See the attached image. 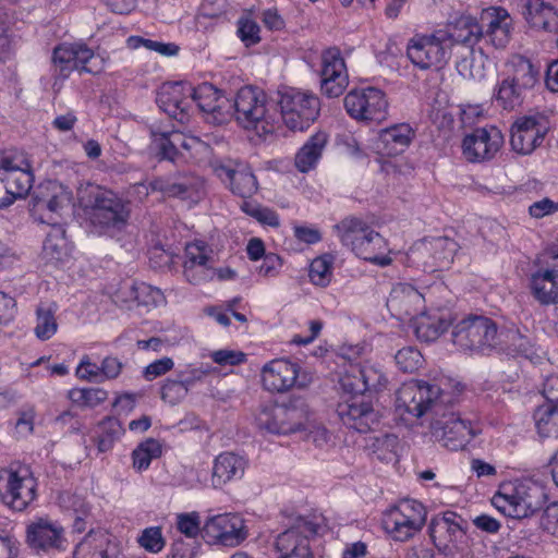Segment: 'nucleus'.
<instances>
[{
	"label": "nucleus",
	"mask_w": 558,
	"mask_h": 558,
	"mask_svg": "<svg viewBox=\"0 0 558 558\" xmlns=\"http://www.w3.org/2000/svg\"><path fill=\"white\" fill-rule=\"evenodd\" d=\"M137 542L141 547L150 553H158L165 546L161 529L158 526H150L143 530Z\"/></svg>",
	"instance_id": "61"
},
{
	"label": "nucleus",
	"mask_w": 558,
	"mask_h": 558,
	"mask_svg": "<svg viewBox=\"0 0 558 558\" xmlns=\"http://www.w3.org/2000/svg\"><path fill=\"white\" fill-rule=\"evenodd\" d=\"M328 136L325 132H317L300 148L295 155L294 163L300 172H308L314 169L327 144Z\"/></svg>",
	"instance_id": "41"
},
{
	"label": "nucleus",
	"mask_w": 558,
	"mask_h": 558,
	"mask_svg": "<svg viewBox=\"0 0 558 558\" xmlns=\"http://www.w3.org/2000/svg\"><path fill=\"white\" fill-rule=\"evenodd\" d=\"M547 133V126L541 117H522L511 128L510 145L521 155L531 154L541 146Z\"/></svg>",
	"instance_id": "25"
},
{
	"label": "nucleus",
	"mask_w": 558,
	"mask_h": 558,
	"mask_svg": "<svg viewBox=\"0 0 558 558\" xmlns=\"http://www.w3.org/2000/svg\"><path fill=\"white\" fill-rule=\"evenodd\" d=\"M202 535L209 544L235 547L247 536L243 519L235 513H222L208 518Z\"/></svg>",
	"instance_id": "14"
},
{
	"label": "nucleus",
	"mask_w": 558,
	"mask_h": 558,
	"mask_svg": "<svg viewBox=\"0 0 558 558\" xmlns=\"http://www.w3.org/2000/svg\"><path fill=\"white\" fill-rule=\"evenodd\" d=\"M426 514L420 501L404 499L384 514L383 525L393 539L404 542L422 530Z\"/></svg>",
	"instance_id": "9"
},
{
	"label": "nucleus",
	"mask_w": 558,
	"mask_h": 558,
	"mask_svg": "<svg viewBox=\"0 0 558 558\" xmlns=\"http://www.w3.org/2000/svg\"><path fill=\"white\" fill-rule=\"evenodd\" d=\"M193 86L184 82L165 83L160 86L156 102L170 118L185 123L192 109Z\"/></svg>",
	"instance_id": "18"
},
{
	"label": "nucleus",
	"mask_w": 558,
	"mask_h": 558,
	"mask_svg": "<svg viewBox=\"0 0 558 558\" xmlns=\"http://www.w3.org/2000/svg\"><path fill=\"white\" fill-rule=\"evenodd\" d=\"M451 57L447 43V31L436 29L430 34H415L408 40L407 58L417 69L439 70Z\"/></svg>",
	"instance_id": "7"
},
{
	"label": "nucleus",
	"mask_w": 558,
	"mask_h": 558,
	"mask_svg": "<svg viewBox=\"0 0 558 558\" xmlns=\"http://www.w3.org/2000/svg\"><path fill=\"white\" fill-rule=\"evenodd\" d=\"M246 461L233 453H220L214 462L211 483L214 487H221L230 481L241 478L244 474Z\"/></svg>",
	"instance_id": "36"
},
{
	"label": "nucleus",
	"mask_w": 558,
	"mask_h": 558,
	"mask_svg": "<svg viewBox=\"0 0 558 558\" xmlns=\"http://www.w3.org/2000/svg\"><path fill=\"white\" fill-rule=\"evenodd\" d=\"M26 541L29 547L37 551L65 549L63 527L47 519H39L27 526Z\"/></svg>",
	"instance_id": "28"
},
{
	"label": "nucleus",
	"mask_w": 558,
	"mask_h": 558,
	"mask_svg": "<svg viewBox=\"0 0 558 558\" xmlns=\"http://www.w3.org/2000/svg\"><path fill=\"white\" fill-rule=\"evenodd\" d=\"M128 44L132 48L145 47L148 50L156 51L162 56H175L179 52V46L172 43H161L157 40L146 39L140 36H132L128 39Z\"/></svg>",
	"instance_id": "58"
},
{
	"label": "nucleus",
	"mask_w": 558,
	"mask_h": 558,
	"mask_svg": "<svg viewBox=\"0 0 558 558\" xmlns=\"http://www.w3.org/2000/svg\"><path fill=\"white\" fill-rule=\"evenodd\" d=\"M451 325L449 312L421 313L415 318L414 331L417 339L430 342L435 341Z\"/></svg>",
	"instance_id": "38"
},
{
	"label": "nucleus",
	"mask_w": 558,
	"mask_h": 558,
	"mask_svg": "<svg viewBox=\"0 0 558 558\" xmlns=\"http://www.w3.org/2000/svg\"><path fill=\"white\" fill-rule=\"evenodd\" d=\"M201 521L197 512L181 513L177 519L178 530L189 538L195 537L201 532Z\"/></svg>",
	"instance_id": "63"
},
{
	"label": "nucleus",
	"mask_w": 558,
	"mask_h": 558,
	"mask_svg": "<svg viewBox=\"0 0 558 558\" xmlns=\"http://www.w3.org/2000/svg\"><path fill=\"white\" fill-rule=\"evenodd\" d=\"M457 248V243L448 238L438 236L416 242L409 253V257L421 263L425 270H435L448 266Z\"/></svg>",
	"instance_id": "17"
},
{
	"label": "nucleus",
	"mask_w": 558,
	"mask_h": 558,
	"mask_svg": "<svg viewBox=\"0 0 558 558\" xmlns=\"http://www.w3.org/2000/svg\"><path fill=\"white\" fill-rule=\"evenodd\" d=\"M56 305L40 304L36 310L35 335L40 340L50 339L58 329L56 319Z\"/></svg>",
	"instance_id": "52"
},
{
	"label": "nucleus",
	"mask_w": 558,
	"mask_h": 558,
	"mask_svg": "<svg viewBox=\"0 0 558 558\" xmlns=\"http://www.w3.org/2000/svg\"><path fill=\"white\" fill-rule=\"evenodd\" d=\"M414 130L408 123H399L379 132L376 149L384 156H397L403 153L414 138Z\"/></svg>",
	"instance_id": "31"
},
{
	"label": "nucleus",
	"mask_w": 558,
	"mask_h": 558,
	"mask_svg": "<svg viewBox=\"0 0 558 558\" xmlns=\"http://www.w3.org/2000/svg\"><path fill=\"white\" fill-rule=\"evenodd\" d=\"M534 266L529 277L531 295L544 306L558 304V246L538 255Z\"/></svg>",
	"instance_id": "8"
},
{
	"label": "nucleus",
	"mask_w": 558,
	"mask_h": 558,
	"mask_svg": "<svg viewBox=\"0 0 558 558\" xmlns=\"http://www.w3.org/2000/svg\"><path fill=\"white\" fill-rule=\"evenodd\" d=\"M277 105L286 126L295 132L307 129L319 116V98L308 90L282 87L277 93Z\"/></svg>",
	"instance_id": "6"
},
{
	"label": "nucleus",
	"mask_w": 558,
	"mask_h": 558,
	"mask_svg": "<svg viewBox=\"0 0 558 558\" xmlns=\"http://www.w3.org/2000/svg\"><path fill=\"white\" fill-rule=\"evenodd\" d=\"M262 383L266 390L284 392L293 386L305 387L306 381L300 377V366L286 359H276L262 368Z\"/></svg>",
	"instance_id": "24"
},
{
	"label": "nucleus",
	"mask_w": 558,
	"mask_h": 558,
	"mask_svg": "<svg viewBox=\"0 0 558 558\" xmlns=\"http://www.w3.org/2000/svg\"><path fill=\"white\" fill-rule=\"evenodd\" d=\"M547 501L546 488L535 481L502 485L494 496V505L506 515L523 519L543 509Z\"/></svg>",
	"instance_id": "3"
},
{
	"label": "nucleus",
	"mask_w": 558,
	"mask_h": 558,
	"mask_svg": "<svg viewBox=\"0 0 558 558\" xmlns=\"http://www.w3.org/2000/svg\"><path fill=\"white\" fill-rule=\"evenodd\" d=\"M310 280L318 287H327L332 278V258L329 255H323L313 259L308 271Z\"/></svg>",
	"instance_id": "55"
},
{
	"label": "nucleus",
	"mask_w": 558,
	"mask_h": 558,
	"mask_svg": "<svg viewBox=\"0 0 558 558\" xmlns=\"http://www.w3.org/2000/svg\"><path fill=\"white\" fill-rule=\"evenodd\" d=\"M259 32V25L251 17L242 16L239 19L236 34L246 47L254 46L260 41Z\"/></svg>",
	"instance_id": "59"
},
{
	"label": "nucleus",
	"mask_w": 558,
	"mask_h": 558,
	"mask_svg": "<svg viewBox=\"0 0 558 558\" xmlns=\"http://www.w3.org/2000/svg\"><path fill=\"white\" fill-rule=\"evenodd\" d=\"M388 303L400 315L416 317L423 307L424 296L411 284L400 283L392 289Z\"/></svg>",
	"instance_id": "39"
},
{
	"label": "nucleus",
	"mask_w": 558,
	"mask_h": 558,
	"mask_svg": "<svg viewBox=\"0 0 558 558\" xmlns=\"http://www.w3.org/2000/svg\"><path fill=\"white\" fill-rule=\"evenodd\" d=\"M77 197L89 210V221L99 233L121 231L126 226L131 214L130 203L114 192L88 183L78 189Z\"/></svg>",
	"instance_id": "1"
},
{
	"label": "nucleus",
	"mask_w": 558,
	"mask_h": 558,
	"mask_svg": "<svg viewBox=\"0 0 558 558\" xmlns=\"http://www.w3.org/2000/svg\"><path fill=\"white\" fill-rule=\"evenodd\" d=\"M506 78L527 92L536 84L538 71L529 59L517 56L509 62V74Z\"/></svg>",
	"instance_id": "45"
},
{
	"label": "nucleus",
	"mask_w": 558,
	"mask_h": 558,
	"mask_svg": "<svg viewBox=\"0 0 558 558\" xmlns=\"http://www.w3.org/2000/svg\"><path fill=\"white\" fill-rule=\"evenodd\" d=\"M34 210L59 214L72 203V193L58 181L49 180L38 186L33 194Z\"/></svg>",
	"instance_id": "29"
},
{
	"label": "nucleus",
	"mask_w": 558,
	"mask_h": 558,
	"mask_svg": "<svg viewBox=\"0 0 558 558\" xmlns=\"http://www.w3.org/2000/svg\"><path fill=\"white\" fill-rule=\"evenodd\" d=\"M189 392V388L185 386L183 380L180 378L179 380L168 379L161 387V399L171 404L175 405L180 401H182Z\"/></svg>",
	"instance_id": "60"
},
{
	"label": "nucleus",
	"mask_w": 558,
	"mask_h": 558,
	"mask_svg": "<svg viewBox=\"0 0 558 558\" xmlns=\"http://www.w3.org/2000/svg\"><path fill=\"white\" fill-rule=\"evenodd\" d=\"M161 456V445L154 438H148L141 442L133 451V466L137 471L148 469L153 459Z\"/></svg>",
	"instance_id": "53"
},
{
	"label": "nucleus",
	"mask_w": 558,
	"mask_h": 558,
	"mask_svg": "<svg viewBox=\"0 0 558 558\" xmlns=\"http://www.w3.org/2000/svg\"><path fill=\"white\" fill-rule=\"evenodd\" d=\"M388 378L381 367L375 364L351 366L341 378V386L344 391L351 395L365 392H379L386 388Z\"/></svg>",
	"instance_id": "22"
},
{
	"label": "nucleus",
	"mask_w": 558,
	"mask_h": 558,
	"mask_svg": "<svg viewBox=\"0 0 558 558\" xmlns=\"http://www.w3.org/2000/svg\"><path fill=\"white\" fill-rule=\"evenodd\" d=\"M337 414L344 426L367 433L379 424V412L366 396L352 395L337 407Z\"/></svg>",
	"instance_id": "15"
},
{
	"label": "nucleus",
	"mask_w": 558,
	"mask_h": 558,
	"mask_svg": "<svg viewBox=\"0 0 558 558\" xmlns=\"http://www.w3.org/2000/svg\"><path fill=\"white\" fill-rule=\"evenodd\" d=\"M70 254V245L62 226L53 223L43 245V258L50 264L63 262Z\"/></svg>",
	"instance_id": "42"
},
{
	"label": "nucleus",
	"mask_w": 558,
	"mask_h": 558,
	"mask_svg": "<svg viewBox=\"0 0 558 558\" xmlns=\"http://www.w3.org/2000/svg\"><path fill=\"white\" fill-rule=\"evenodd\" d=\"M37 481L27 468L0 471V494L3 502L16 511L26 509L36 498Z\"/></svg>",
	"instance_id": "11"
},
{
	"label": "nucleus",
	"mask_w": 558,
	"mask_h": 558,
	"mask_svg": "<svg viewBox=\"0 0 558 558\" xmlns=\"http://www.w3.org/2000/svg\"><path fill=\"white\" fill-rule=\"evenodd\" d=\"M232 108L235 120L242 128L255 130L259 136L275 132L276 117L269 112L267 95L258 87L240 88Z\"/></svg>",
	"instance_id": "4"
},
{
	"label": "nucleus",
	"mask_w": 558,
	"mask_h": 558,
	"mask_svg": "<svg viewBox=\"0 0 558 558\" xmlns=\"http://www.w3.org/2000/svg\"><path fill=\"white\" fill-rule=\"evenodd\" d=\"M367 448L378 460L391 462L396 460L398 456L399 438L395 434H383L369 437Z\"/></svg>",
	"instance_id": "48"
},
{
	"label": "nucleus",
	"mask_w": 558,
	"mask_h": 558,
	"mask_svg": "<svg viewBox=\"0 0 558 558\" xmlns=\"http://www.w3.org/2000/svg\"><path fill=\"white\" fill-rule=\"evenodd\" d=\"M458 401L452 391L442 390L437 385L425 381L411 380L401 386L397 392L396 409L402 415L418 418L426 413L432 417L441 414L447 405Z\"/></svg>",
	"instance_id": "2"
},
{
	"label": "nucleus",
	"mask_w": 558,
	"mask_h": 558,
	"mask_svg": "<svg viewBox=\"0 0 558 558\" xmlns=\"http://www.w3.org/2000/svg\"><path fill=\"white\" fill-rule=\"evenodd\" d=\"M118 548L104 531H89L73 553L74 558H116Z\"/></svg>",
	"instance_id": "34"
},
{
	"label": "nucleus",
	"mask_w": 558,
	"mask_h": 558,
	"mask_svg": "<svg viewBox=\"0 0 558 558\" xmlns=\"http://www.w3.org/2000/svg\"><path fill=\"white\" fill-rule=\"evenodd\" d=\"M0 174L9 194L13 197V202L28 194L32 187L33 174L31 163L23 155L2 156L0 158Z\"/></svg>",
	"instance_id": "23"
},
{
	"label": "nucleus",
	"mask_w": 558,
	"mask_h": 558,
	"mask_svg": "<svg viewBox=\"0 0 558 558\" xmlns=\"http://www.w3.org/2000/svg\"><path fill=\"white\" fill-rule=\"evenodd\" d=\"M129 292L137 305L146 307L157 306L165 300L162 292L145 282H123L121 292Z\"/></svg>",
	"instance_id": "47"
},
{
	"label": "nucleus",
	"mask_w": 558,
	"mask_h": 558,
	"mask_svg": "<svg viewBox=\"0 0 558 558\" xmlns=\"http://www.w3.org/2000/svg\"><path fill=\"white\" fill-rule=\"evenodd\" d=\"M447 31V43L452 50L454 44L475 45L483 36V26L471 15H462Z\"/></svg>",
	"instance_id": "37"
},
{
	"label": "nucleus",
	"mask_w": 558,
	"mask_h": 558,
	"mask_svg": "<svg viewBox=\"0 0 558 558\" xmlns=\"http://www.w3.org/2000/svg\"><path fill=\"white\" fill-rule=\"evenodd\" d=\"M58 501L63 509L71 510L74 514H88L89 512V507L81 495L63 492L59 495Z\"/></svg>",
	"instance_id": "62"
},
{
	"label": "nucleus",
	"mask_w": 558,
	"mask_h": 558,
	"mask_svg": "<svg viewBox=\"0 0 558 558\" xmlns=\"http://www.w3.org/2000/svg\"><path fill=\"white\" fill-rule=\"evenodd\" d=\"M279 410H281L280 404L262 407L256 416L258 428L271 434H283V418L277 417Z\"/></svg>",
	"instance_id": "54"
},
{
	"label": "nucleus",
	"mask_w": 558,
	"mask_h": 558,
	"mask_svg": "<svg viewBox=\"0 0 558 558\" xmlns=\"http://www.w3.org/2000/svg\"><path fill=\"white\" fill-rule=\"evenodd\" d=\"M335 229L342 244L352 248L372 228L359 218L349 217L336 225Z\"/></svg>",
	"instance_id": "50"
},
{
	"label": "nucleus",
	"mask_w": 558,
	"mask_h": 558,
	"mask_svg": "<svg viewBox=\"0 0 558 558\" xmlns=\"http://www.w3.org/2000/svg\"><path fill=\"white\" fill-rule=\"evenodd\" d=\"M305 532L315 534V525L303 522L280 533L275 541V549L279 554L278 558H314Z\"/></svg>",
	"instance_id": "27"
},
{
	"label": "nucleus",
	"mask_w": 558,
	"mask_h": 558,
	"mask_svg": "<svg viewBox=\"0 0 558 558\" xmlns=\"http://www.w3.org/2000/svg\"><path fill=\"white\" fill-rule=\"evenodd\" d=\"M99 434L96 438L99 452H107L112 449L114 442L123 435L124 429L116 417H106L99 425Z\"/></svg>",
	"instance_id": "51"
},
{
	"label": "nucleus",
	"mask_w": 558,
	"mask_h": 558,
	"mask_svg": "<svg viewBox=\"0 0 558 558\" xmlns=\"http://www.w3.org/2000/svg\"><path fill=\"white\" fill-rule=\"evenodd\" d=\"M349 84L345 62L337 47L322 53L320 90L329 98L343 94Z\"/></svg>",
	"instance_id": "20"
},
{
	"label": "nucleus",
	"mask_w": 558,
	"mask_h": 558,
	"mask_svg": "<svg viewBox=\"0 0 558 558\" xmlns=\"http://www.w3.org/2000/svg\"><path fill=\"white\" fill-rule=\"evenodd\" d=\"M451 337L462 351L488 354L497 349L498 327L489 317L469 315L453 326Z\"/></svg>",
	"instance_id": "5"
},
{
	"label": "nucleus",
	"mask_w": 558,
	"mask_h": 558,
	"mask_svg": "<svg viewBox=\"0 0 558 558\" xmlns=\"http://www.w3.org/2000/svg\"><path fill=\"white\" fill-rule=\"evenodd\" d=\"M198 546L195 541L175 539L170 548L168 558H195Z\"/></svg>",
	"instance_id": "64"
},
{
	"label": "nucleus",
	"mask_w": 558,
	"mask_h": 558,
	"mask_svg": "<svg viewBox=\"0 0 558 558\" xmlns=\"http://www.w3.org/2000/svg\"><path fill=\"white\" fill-rule=\"evenodd\" d=\"M197 189V179L184 172H173L154 178L147 190L158 192L165 197L186 198Z\"/></svg>",
	"instance_id": "30"
},
{
	"label": "nucleus",
	"mask_w": 558,
	"mask_h": 558,
	"mask_svg": "<svg viewBox=\"0 0 558 558\" xmlns=\"http://www.w3.org/2000/svg\"><path fill=\"white\" fill-rule=\"evenodd\" d=\"M107 397V391L100 388H82L70 391V398L74 403L88 408L97 407L102 403Z\"/></svg>",
	"instance_id": "56"
},
{
	"label": "nucleus",
	"mask_w": 558,
	"mask_h": 558,
	"mask_svg": "<svg viewBox=\"0 0 558 558\" xmlns=\"http://www.w3.org/2000/svg\"><path fill=\"white\" fill-rule=\"evenodd\" d=\"M469 523L460 514L446 511L430 520L429 535L439 549H461L466 544Z\"/></svg>",
	"instance_id": "13"
},
{
	"label": "nucleus",
	"mask_w": 558,
	"mask_h": 558,
	"mask_svg": "<svg viewBox=\"0 0 558 558\" xmlns=\"http://www.w3.org/2000/svg\"><path fill=\"white\" fill-rule=\"evenodd\" d=\"M524 17L534 28L553 32L558 24L555 9L543 0H527L524 4Z\"/></svg>",
	"instance_id": "40"
},
{
	"label": "nucleus",
	"mask_w": 558,
	"mask_h": 558,
	"mask_svg": "<svg viewBox=\"0 0 558 558\" xmlns=\"http://www.w3.org/2000/svg\"><path fill=\"white\" fill-rule=\"evenodd\" d=\"M535 428L542 438H558V404L544 403L533 413Z\"/></svg>",
	"instance_id": "46"
},
{
	"label": "nucleus",
	"mask_w": 558,
	"mask_h": 558,
	"mask_svg": "<svg viewBox=\"0 0 558 558\" xmlns=\"http://www.w3.org/2000/svg\"><path fill=\"white\" fill-rule=\"evenodd\" d=\"M453 404L432 417L430 433L436 441L451 451L463 449L474 436L471 422L452 411Z\"/></svg>",
	"instance_id": "10"
},
{
	"label": "nucleus",
	"mask_w": 558,
	"mask_h": 558,
	"mask_svg": "<svg viewBox=\"0 0 558 558\" xmlns=\"http://www.w3.org/2000/svg\"><path fill=\"white\" fill-rule=\"evenodd\" d=\"M356 256L379 266H387L391 258L386 254L388 251L386 240L375 230L371 229L351 248Z\"/></svg>",
	"instance_id": "35"
},
{
	"label": "nucleus",
	"mask_w": 558,
	"mask_h": 558,
	"mask_svg": "<svg viewBox=\"0 0 558 558\" xmlns=\"http://www.w3.org/2000/svg\"><path fill=\"white\" fill-rule=\"evenodd\" d=\"M497 349L525 357L533 354L531 339L514 327L498 330Z\"/></svg>",
	"instance_id": "43"
},
{
	"label": "nucleus",
	"mask_w": 558,
	"mask_h": 558,
	"mask_svg": "<svg viewBox=\"0 0 558 558\" xmlns=\"http://www.w3.org/2000/svg\"><path fill=\"white\" fill-rule=\"evenodd\" d=\"M525 94L526 90L505 77L496 88L495 100L499 107L511 111L522 105Z\"/></svg>",
	"instance_id": "49"
},
{
	"label": "nucleus",
	"mask_w": 558,
	"mask_h": 558,
	"mask_svg": "<svg viewBox=\"0 0 558 558\" xmlns=\"http://www.w3.org/2000/svg\"><path fill=\"white\" fill-rule=\"evenodd\" d=\"M214 171L234 195L242 198L251 197L258 190L256 177L248 165L243 161H222L215 165Z\"/></svg>",
	"instance_id": "21"
},
{
	"label": "nucleus",
	"mask_w": 558,
	"mask_h": 558,
	"mask_svg": "<svg viewBox=\"0 0 558 558\" xmlns=\"http://www.w3.org/2000/svg\"><path fill=\"white\" fill-rule=\"evenodd\" d=\"M204 245L189 244L185 248L184 276L192 284H201L211 280L215 269L209 264Z\"/></svg>",
	"instance_id": "32"
},
{
	"label": "nucleus",
	"mask_w": 558,
	"mask_h": 558,
	"mask_svg": "<svg viewBox=\"0 0 558 558\" xmlns=\"http://www.w3.org/2000/svg\"><path fill=\"white\" fill-rule=\"evenodd\" d=\"M396 364L404 373L417 371L423 363V355L413 347L400 349L395 355Z\"/></svg>",
	"instance_id": "57"
},
{
	"label": "nucleus",
	"mask_w": 558,
	"mask_h": 558,
	"mask_svg": "<svg viewBox=\"0 0 558 558\" xmlns=\"http://www.w3.org/2000/svg\"><path fill=\"white\" fill-rule=\"evenodd\" d=\"M277 417L283 418V434L295 433L305 427L308 420V409L301 399H295L287 404H280Z\"/></svg>",
	"instance_id": "44"
},
{
	"label": "nucleus",
	"mask_w": 558,
	"mask_h": 558,
	"mask_svg": "<svg viewBox=\"0 0 558 558\" xmlns=\"http://www.w3.org/2000/svg\"><path fill=\"white\" fill-rule=\"evenodd\" d=\"M192 102H196L207 120L215 124L225 123L231 116L232 105L229 99L210 83L193 86Z\"/></svg>",
	"instance_id": "26"
},
{
	"label": "nucleus",
	"mask_w": 558,
	"mask_h": 558,
	"mask_svg": "<svg viewBox=\"0 0 558 558\" xmlns=\"http://www.w3.org/2000/svg\"><path fill=\"white\" fill-rule=\"evenodd\" d=\"M504 143V134L497 126L476 128L464 136L462 150L466 160L482 162L493 159Z\"/></svg>",
	"instance_id": "16"
},
{
	"label": "nucleus",
	"mask_w": 558,
	"mask_h": 558,
	"mask_svg": "<svg viewBox=\"0 0 558 558\" xmlns=\"http://www.w3.org/2000/svg\"><path fill=\"white\" fill-rule=\"evenodd\" d=\"M95 58L94 51L85 44H61L53 49L54 76L66 78L73 70L97 73L99 69L88 66Z\"/></svg>",
	"instance_id": "19"
},
{
	"label": "nucleus",
	"mask_w": 558,
	"mask_h": 558,
	"mask_svg": "<svg viewBox=\"0 0 558 558\" xmlns=\"http://www.w3.org/2000/svg\"><path fill=\"white\" fill-rule=\"evenodd\" d=\"M343 102L348 114L355 120L381 122L387 117L388 101L385 93L376 87L353 89Z\"/></svg>",
	"instance_id": "12"
},
{
	"label": "nucleus",
	"mask_w": 558,
	"mask_h": 558,
	"mask_svg": "<svg viewBox=\"0 0 558 558\" xmlns=\"http://www.w3.org/2000/svg\"><path fill=\"white\" fill-rule=\"evenodd\" d=\"M510 24V16L502 8L492 7L482 12L480 25L497 48L505 47L509 41Z\"/></svg>",
	"instance_id": "33"
}]
</instances>
